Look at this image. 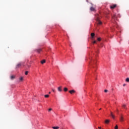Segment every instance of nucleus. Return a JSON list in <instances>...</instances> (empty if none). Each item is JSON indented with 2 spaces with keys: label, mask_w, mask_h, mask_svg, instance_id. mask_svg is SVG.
<instances>
[{
  "label": "nucleus",
  "mask_w": 129,
  "mask_h": 129,
  "mask_svg": "<svg viewBox=\"0 0 129 129\" xmlns=\"http://www.w3.org/2000/svg\"><path fill=\"white\" fill-rule=\"evenodd\" d=\"M122 108H124V109H127L126 108V105L123 104L122 105Z\"/></svg>",
  "instance_id": "8"
},
{
  "label": "nucleus",
  "mask_w": 129,
  "mask_h": 129,
  "mask_svg": "<svg viewBox=\"0 0 129 129\" xmlns=\"http://www.w3.org/2000/svg\"><path fill=\"white\" fill-rule=\"evenodd\" d=\"M98 128L101 129V127H98Z\"/></svg>",
  "instance_id": "29"
},
{
  "label": "nucleus",
  "mask_w": 129,
  "mask_h": 129,
  "mask_svg": "<svg viewBox=\"0 0 129 129\" xmlns=\"http://www.w3.org/2000/svg\"><path fill=\"white\" fill-rule=\"evenodd\" d=\"M63 90L64 92H66L67 91H68V89L67 88H64Z\"/></svg>",
  "instance_id": "13"
},
{
  "label": "nucleus",
  "mask_w": 129,
  "mask_h": 129,
  "mask_svg": "<svg viewBox=\"0 0 129 129\" xmlns=\"http://www.w3.org/2000/svg\"><path fill=\"white\" fill-rule=\"evenodd\" d=\"M93 43H94V44H96V41H94L93 42Z\"/></svg>",
  "instance_id": "24"
},
{
  "label": "nucleus",
  "mask_w": 129,
  "mask_h": 129,
  "mask_svg": "<svg viewBox=\"0 0 129 129\" xmlns=\"http://www.w3.org/2000/svg\"><path fill=\"white\" fill-rule=\"evenodd\" d=\"M49 94H51V92H49Z\"/></svg>",
  "instance_id": "30"
},
{
  "label": "nucleus",
  "mask_w": 129,
  "mask_h": 129,
  "mask_svg": "<svg viewBox=\"0 0 129 129\" xmlns=\"http://www.w3.org/2000/svg\"><path fill=\"white\" fill-rule=\"evenodd\" d=\"M105 123H109V120L106 119L105 121Z\"/></svg>",
  "instance_id": "15"
},
{
  "label": "nucleus",
  "mask_w": 129,
  "mask_h": 129,
  "mask_svg": "<svg viewBox=\"0 0 129 129\" xmlns=\"http://www.w3.org/2000/svg\"><path fill=\"white\" fill-rule=\"evenodd\" d=\"M15 76H11V79L12 80H14V79H15Z\"/></svg>",
  "instance_id": "11"
},
{
  "label": "nucleus",
  "mask_w": 129,
  "mask_h": 129,
  "mask_svg": "<svg viewBox=\"0 0 129 129\" xmlns=\"http://www.w3.org/2000/svg\"><path fill=\"white\" fill-rule=\"evenodd\" d=\"M107 91H108L107 90H104V92H107Z\"/></svg>",
  "instance_id": "26"
},
{
  "label": "nucleus",
  "mask_w": 129,
  "mask_h": 129,
  "mask_svg": "<svg viewBox=\"0 0 129 129\" xmlns=\"http://www.w3.org/2000/svg\"><path fill=\"white\" fill-rule=\"evenodd\" d=\"M129 129V128H128Z\"/></svg>",
  "instance_id": "33"
},
{
  "label": "nucleus",
  "mask_w": 129,
  "mask_h": 129,
  "mask_svg": "<svg viewBox=\"0 0 129 129\" xmlns=\"http://www.w3.org/2000/svg\"><path fill=\"white\" fill-rule=\"evenodd\" d=\"M90 10V11H92V12H94V11H95V8H94L93 7H91Z\"/></svg>",
  "instance_id": "9"
},
{
  "label": "nucleus",
  "mask_w": 129,
  "mask_h": 129,
  "mask_svg": "<svg viewBox=\"0 0 129 129\" xmlns=\"http://www.w3.org/2000/svg\"><path fill=\"white\" fill-rule=\"evenodd\" d=\"M117 111H118V109H117Z\"/></svg>",
  "instance_id": "32"
},
{
  "label": "nucleus",
  "mask_w": 129,
  "mask_h": 129,
  "mask_svg": "<svg viewBox=\"0 0 129 129\" xmlns=\"http://www.w3.org/2000/svg\"><path fill=\"white\" fill-rule=\"evenodd\" d=\"M57 90L59 92H62V86L58 87L57 88Z\"/></svg>",
  "instance_id": "6"
},
{
  "label": "nucleus",
  "mask_w": 129,
  "mask_h": 129,
  "mask_svg": "<svg viewBox=\"0 0 129 129\" xmlns=\"http://www.w3.org/2000/svg\"><path fill=\"white\" fill-rule=\"evenodd\" d=\"M99 110H101V108H100V109H99Z\"/></svg>",
  "instance_id": "31"
},
{
  "label": "nucleus",
  "mask_w": 129,
  "mask_h": 129,
  "mask_svg": "<svg viewBox=\"0 0 129 129\" xmlns=\"http://www.w3.org/2000/svg\"><path fill=\"white\" fill-rule=\"evenodd\" d=\"M35 52H37V53H40L41 51H42V49L39 48L35 50Z\"/></svg>",
  "instance_id": "5"
},
{
  "label": "nucleus",
  "mask_w": 129,
  "mask_h": 129,
  "mask_svg": "<svg viewBox=\"0 0 129 129\" xmlns=\"http://www.w3.org/2000/svg\"><path fill=\"white\" fill-rule=\"evenodd\" d=\"M53 129H58L59 126H52V127Z\"/></svg>",
  "instance_id": "16"
},
{
  "label": "nucleus",
  "mask_w": 129,
  "mask_h": 129,
  "mask_svg": "<svg viewBox=\"0 0 129 129\" xmlns=\"http://www.w3.org/2000/svg\"><path fill=\"white\" fill-rule=\"evenodd\" d=\"M119 120H120V121H121V122H122V121H123V120H124V118H123V116H122V115H121L120 116Z\"/></svg>",
  "instance_id": "4"
},
{
  "label": "nucleus",
  "mask_w": 129,
  "mask_h": 129,
  "mask_svg": "<svg viewBox=\"0 0 129 129\" xmlns=\"http://www.w3.org/2000/svg\"><path fill=\"white\" fill-rule=\"evenodd\" d=\"M97 40L100 41L101 40V39L100 38H98Z\"/></svg>",
  "instance_id": "22"
},
{
  "label": "nucleus",
  "mask_w": 129,
  "mask_h": 129,
  "mask_svg": "<svg viewBox=\"0 0 129 129\" xmlns=\"http://www.w3.org/2000/svg\"><path fill=\"white\" fill-rule=\"evenodd\" d=\"M125 81H126V82H129V78H127L126 79V80H125Z\"/></svg>",
  "instance_id": "20"
},
{
  "label": "nucleus",
  "mask_w": 129,
  "mask_h": 129,
  "mask_svg": "<svg viewBox=\"0 0 129 129\" xmlns=\"http://www.w3.org/2000/svg\"><path fill=\"white\" fill-rule=\"evenodd\" d=\"M96 64V62H95V61H93V68H94V67H95Z\"/></svg>",
  "instance_id": "12"
},
{
  "label": "nucleus",
  "mask_w": 129,
  "mask_h": 129,
  "mask_svg": "<svg viewBox=\"0 0 129 129\" xmlns=\"http://www.w3.org/2000/svg\"><path fill=\"white\" fill-rule=\"evenodd\" d=\"M125 85H126V84H124L123 85V86H125Z\"/></svg>",
  "instance_id": "28"
},
{
  "label": "nucleus",
  "mask_w": 129,
  "mask_h": 129,
  "mask_svg": "<svg viewBox=\"0 0 129 129\" xmlns=\"http://www.w3.org/2000/svg\"><path fill=\"white\" fill-rule=\"evenodd\" d=\"M111 116H112V118H114V115L112 112H111Z\"/></svg>",
  "instance_id": "17"
},
{
  "label": "nucleus",
  "mask_w": 129,
  "mask_h": 129,
  "mask_svg": "<svg viewBox=\"0 0 129 129\" xmlns=\"http://www.w3.org/2000/svg\"><path fill=\"white\" fill-rule=\"evenodd\" d=\"M110 9H111V10H113V9H115V8H116V4H114L113 5H111L110 7Z\"/></svg>",
  "instance_id": "2"
},
{
  "label": "nucleus",
  "mask_w": 129,
  "mask_h": 129,
  "mask_svg": "<svg viewBox=\"0 0 129 129\" xmlns=\"http://www.w3.org/2000/svg\"><path fill=\"white\" fill-rule=\"evenodd\" d=\"M114 129H118V126H117V125H116Z\"/></svg>",
  "instance_id": "21"
},
{
  "label": "nucleus",
  "mask_w": 129,
  "mask_h": 129,
  "mask_svg": "<svg viewBox=\"0 0 129 129\" xmlns=\"http://www.w3.org/2000/svg\"><path fill=\"white\" fill-rule=\"evenodd\" d=\"M23 79H24V78H23V77H21L20 78V81H23Z\"/></svg>",
  "instance_id": "18"
},
{
  "label": "nucleus",
  "mask_w": 129,
  "mask_h": 129,
  "mask_svg": "<svg viewBox=\"0 0 129 129\" xmlns=\"http://www.w3.org/2000/svg\"><path fill=\"white\" fill-rule=\"evenodd\" d=\"M24 64H25V62H21L18 63L16 66V68H20L21 66H24Z\"/></svg>",
  "instance_id": "1"
},
{
  "label": "nucleus",
  "mask_w": 129,
  "mask_h": 129,
  "mask_svg": "<svg viewBox=\"0 0 129 129\" xmlns=\"http://www.w3.org/2000/svg\"><path fill=\"white\" fill-rule=\"evenodd\" d=\"M48 110H49V111H51V110H52V109H51V108H49V109H48Z\"/></svg>",
  "instance_id": "27"
},
{
  "label": "nucleus",
  "mask_w": 129,
  "mask_h": 129,
  "mask_svg": "<svg viewBox=\"0 0 129 129\" xmlns=\"http://www.w3.org/2000/svg\"><path fill=\"white\" fill-rule=\"evenodd\" d=\"M95 34L94 33H91V37H92V38L93 39V37H94V36H95Z\"/></svg>",
  "instance_id": "14"
},
{
  "label": "nucleus",
  "mask_w": 129,
  "mask_h": 129,
  "mask_svg": "<svg viewBox=\"0 0 129 129\" xmlns=\"http://www.w3.org/2000/svg\"><path fill=\"white\" fill-rule=\"evenodd\" d=\"M97 23L98 25H101L102 24V22H101V21H100V20H99V19H98V18H97Z\"/></svg>",
  "instance_id": "3"
},
{
  "label": "nucleus",
  "mask_w": 129,
  "mask_h": 129,
  "mask_svg": "<svg viewBox=\"0 0 129 129\" xmlns=\"http://www.w3.org/2000/svg\"><path fill=\"white\" fill-rule=\"evenodd\" d=\"M28 73H29V72L26 71L25 72V75H28Z\"/></svg>",
  "instance_id": "23"
},
{
  "label": "nucleus",
  "mask_w": 129,
  "mask_h": 129,
  "mask_svg": "<svg viewBox=\"0 0 129 129\" xmlns=\"http://www.w3.org/2000/svg\"><path fill=\"white\" fill-rule=\"evenodd\" d=\"M41 64H44V63H46V60L43 59V60H41Z\"/></svg>",
  "instance_id": "10"
},
{
  "label": "nucleus",
  "mask_w": 129,
  "mask_h": 129,
  "mask_svg": "<svg viewBox=\"0 0 129 129\" xmlns=\"http://www.w3.org/2000/svg\"><path fill=\"white\" fill-rule=\"evenodd\" d=\"M49 95H44V97H45V98H48V97H49Z\"/></svg>",
  "instance_id": "19"
},
{
  "label": "nucleus",
  "mask_w": 129,
  "mask_h": 129,
  "mask_svg": "<svg viewBox=\"0 0 129 129\" xmlns=\"http://www.w3.org/2000/svg\"><path fill=\"white\" fill-rule=\"evenodd\" d=\"M52 91H53V92H55V89H52Z\"/></svg>",
  "instance_id": "25"
},
{
  "label": "nucleus",
  "mask_w": 129,
  "mask_h": 129,
  "mask_svg": "<svg viewBox=\"0 0 129 129\" xmlns=\"http://www.w3.org/2000/svg\"><path fill=\"white\" fill-rule=\"evenodd\" d=\"M69 92H70V93H71V94H73V93H75V90H72L70 91Z\"/></svg>",
  "instance_id": "7"
}]
</instances>
